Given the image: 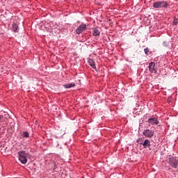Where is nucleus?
I'll list each match as a JSON object with an SVG mask.
<instances>
[{"instance_id":"nucleus-1","label":"nucleus","mask_w":178,"mask_h":178,"mask_svg":"<svg viewBox=\"0 0 178 178\" xmlns=\"http://www.w3.org/2000/svg\"><path fill=\"white\" fill-rule=\"evenodd\" d=\"M153 8L154 9H168L169 8V3L166 1H160L153 3Z\"/></svg>"},{"instance_id":"nucleus-2","label":"nucleus","mask_w":178,"mask_h":178,"mask_svg":"<svg viewBox=\"0 0 178 178\" xmlns=\"http://www.w3.org/2000/svg\"><path fill=\"white\" fill-rule=\"evenodd\" d=\"M29 156V153L26 152V151L18 152V159L21 163H23L24 165L27 163V157Z\"/></svg>"},{"instance_id":"nucleus-3","label":"nucleus","mask_w":178,"mask_h":178,"mask_svg":"<svg viewBox=\"0 0 178 178\" xmlns=\"http://www.w3.org/2000/svg\"><path fill=\"white\" fill-rule=\"evenodd\" d=\"M168 165H170L172 168H174V169H176L178 166V159H176L175 156H169L167 161Z\"/></svg>"},{"instance_id":"nucleus-4","label":"nucleus","mask_w":178,"mask_h":178,"mask_svg":"<svg viewBox=\"0 0 178 178\" xmlns=\"http://www.w3.org/2000/svg\"><path fill=\"white\" fill-rule=\"evenodd\" d=\"M143 136H145V137H147V138H152V137L155 136V131L151 129H145L143 131Z\"/></svg>"},{"instance_id":"nucleus-5","label":"nucleus","mask_w":178,"mask_h":178,"mask_svg":"<svg viewBox=\"0 0 178 178\" xmlns=\"http://www.w3.org/2000/svg\"><path fill=\"white\" fill-rule=\"evenodd\" d=\"M147 123H149V124H152V126H156L157 124H159V121H158L157 118L152 117L148 118Z\"/></svg>"},{"instance_id":"nucleus-6","label":"nucleus","mask_w":178,"mask_h":178,"mask_svg":"<svg viewBox=\"0 0 178 178\" xmlns=\"http://www.w3.org/2000/svg\"><path fill=\"white\" fill-rule=\"evenodd\" d=\"M86 30H87V25L82 24L76 29V34H81V33H83V31H86Z\"/></svg>"},{"instance_id":"nucleus-7","label":"nucleus","mask_w":178,"mask_h":178,"mask_svg":"<svg viewBox=\"0 0 178 178\" xmlns=\"http://www.w3.org/2000/svg\"><path fill=\"white\" fill-rule=\"evenodd\" d=\"M149 70L151 73H156V67H155V63L154 62L149 63Z\"/></svg>"},{"instance_id":"nucleus-8","label":"nucleus","mask_w":178,"mask_h":178,"mask_svg":"<svg viewBox=\"0 0 178 178\" xmlns=\"http://www.w3.org/2000/svg\"><path fill=\"white\" fill-rule=\"evenodd\" d=\"M143 148H149V147H151V142L149 141V140L146 139L143 143Z\"/></svg>"},{"instance_id":"nucleus-9","label":"nucleus","mask_w":178,"mask_h":178,"mask_svg":"<svg viewBox=\"0 0 178 178\" xmlns=\"http://www.w3.org/2000/svg\"><path fill=\"white\" fill-rule=\"evenodd\" d=\"M92 34H93L94 37H99V35H100V34H101V32H99V30H98V29L95 28L93 29Z\"/></svg>"},{"instance_id":"nucleus-10","label":"nucleus","mask_w":178,"mask_h":178,"mask_svg":"<svg viewBox=\"0 0 178 178\" xmlns=\"http://www.w3.org/2000/svg\"><path fill=\"white\" fill-rule=\"evenodd\" d=\"M88 64L90 65V66H91V67H92V69L97 70V67L95 66V61H94V60L89 59Z\"/></svg>"},{"instance_id":"nucleus-11","label":"nucleus","mask_w":178,"mask_h":178,"mask_svg":"<svg viewBox=\"0 0 178 178\" xmlns=\"http://www.w3.org/2000/svg\"><path fill=\"white\" fill-rule=\"evenodd\" d=\"M13 31L14 33H19V26L16 23L13 24Z\"/></svg>"},{"instance_id":"nucleus-12","label":"nucleus","mask_w":178,"mask_h":178,"mask_svg":"<svg viewBox=\"0 0 178 178\" xmlns=\"http://www.w3.org/2000/svg\"><path fill=\"white\" fill-rule=\"evenodd\" d=\"M76 86V83H67L63 85L64 88H72V87H75Z\"/></svg>"},{"instance_id":"nucleus-13","label":"nucleus","mask_w":178,"mask_h":178,"mask_svg":"<svg viewBox=\"0 0 178 178\" xmlns=\"http://www.w3.org/2000/svg\"><path fill=\"white\" fill-rule=\"evenodd\" d=\"M22 136L24 138H29L30 137V134H29L27 131H24L23 134H22Z\"/></svg>"},{"instance_id":"nucleus-14","label":"nucleus","mask_w":178,"mask_h":178,"mask_svg":"<svg viewBox=\"0 0 178 178\" xmlns=\"http://www.w3.org/2000/svg\"><path fill=\"white\" fill-rule=\"evenodd\" d=\"M144 52H145V55H149V49H148V47H146L145 49H144Z\"/></svg>"},{"instance_id":"nucleus-15","label":"nucleus","mask_w":178,"mask_h":178,"mask_svg":"<svg viewBox=\"0 0 178 178\" xmlns=\"http://www.w3.org/2000/svg\"><path fill=\"white\" fill-rule=\"evenodd\" d=\"M172 24H174V26H177V24H178V19L177 18H175Z\"/></svg>"},{"instance_id":"nucleus-16","label":"nucleus","mask_w":178,"mask_h":178,"mask_svg":"<svg viewBox=\"0 0 178 178\" xmlns=\"http://www.w3.org/2000/svg\"><path fill=\"white\" fill-rule=\"evenodd\" d=\"M2 119H3V115H0V123L2 122Z\"/></svg>"},{"instance_id":"nucleus-17","label":"nucleus","mask_w":178,"mask_h":178,"mask_svg":"<svg viewBox=\"0 0 178 178\" xmlns=\"http://www.w3.org/2000/svg\"><path fill=\"white\" fill-rule=\"evenodd\" d=\"M163 44L164 45V47H168V45L166 44V42H163Z\"/></svg>"}]
</instances>
